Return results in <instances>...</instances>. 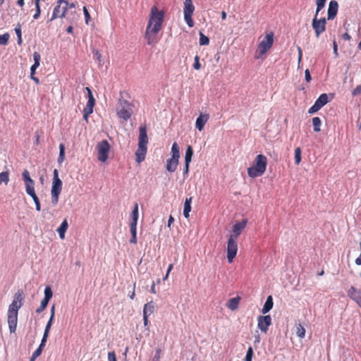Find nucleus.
Instances as JSON below:
<instances>
[{
  "label": "nucleus",
  "instance_id": "nucleus-8",
  "mask_svg": "<svg viewBox=\"0 0 361 361\" xmlns=\"http://www.w3.org/2000/svg\"><path fill=\"white\" fill-rule=\"evenodd\" d=\"M65 0H57L56 6L53 9V12L51 18L49 19V22H51L57 18H63L66 17V15L68 12L67 6L63 4Z\"/></svg>",
  "mask_w": 361,
  "mask_h": 361
},
{
  "label": "nucleus",
  "instance_id": "nucleus-1",
  "mask_svg": "<svg viewBox=\"0 0 361 361\" xmlns=\"http://www.w3.org/2000/svg\"><path fill=\"white\" fill-rule=\"evenodd\" d=\"M164 15V11L159 10L157 6L152 7L145 34L148 44L152 45L157 43V35L162 28Z\"/></svg>",
  "mask_w": 361,
  "mask_h": 361
},
{
  "label": "nucleus",
  "instance_id": "nucleus-46",
  "mask_svg": "<svg viewBox=\"0 0 361 361\" xmlns=\"http://www.w3.org/2000/svg\"><path fill=\"white\" fill-rule=\"evenodd\" d=\"M48 303H49V301L43 299L41 301L40 306L36 310V312L41 313L42 312H43L45 310V308L47 307Z\"/></svg>",
  "mask_w": 361,
  "mask_h": 361
},
{
  "label": "nucleus",
  "instance_id": "nucleus-30",
  "mask_svg": "<svg viewBox=\"0 0 361 361\" xmlns=\"http://www.w3.org/2000/svg\"><path fill=\"white\" fill-rule=\"evenodd\" d=\"M85 90L87 92V96H88V101L86 106L94 107L95 104V99L94 98V96L92 94V90L90 87H85Z\"/></svg>",
  "mask_w": 361,
  "mask_h": 361
},
{
  "label": "nucleus",
  "instance_id": "nucleus-25",
  "mask_svg": "<svg viewBox=\"0 0 361 361\" xmlns=\"http://www.w3.org/2000/svg\"><path fill=\"white\" fill-rule=\"evenodd\" d=\"M192 197H190L189 198H186L184 202V208H183V215L185 218L189 217V213L191 211V203H192Z\"/></svg>",
  "mask_w": 361,
  "mask_h": 361
},
{
  "label": "nucleus",
  "instance_id": "nucleus-23",
  "mask_svg": "<svg viewBox=\"0 0 361 361\" xmlns=\"http://www.w3.org/2000/svg\"><path fill=\"white\" fill-rule=\"evenodd\" d=\"M240 298L239 296L228 300L226 306L231 310H235L238 307Z\"/></svg>",
  "mask_w": 361,
  "mask_h": 361
},
{
  "label": "nucleus",
  "instance_id": "nucleus-48",
  "mask_svg": "<svg viewBox=\"0 0 361 361\" xmlns=\"http://www.w3.org/2000/svg\"><path fill=\"white\" fill-rule=\"evenodd\" d=\"M193 68L198 71L201 68V64L200 63V56L196 55L194 59Z\"/></svg>",
  "mask_w": 361,
  "mask_h": 361
},
{
  "label": "nucleus",
  "instance_id": "nucleus-22",
  "mask_svg": "<svg viewBox=\"0 0 361 361\" xmlns=\"http://www.w3.org/2000/svg\"><path fill=\"white\" fill-rule=\"evenodd\" d=\"M68 228V224L67 219H64L60 226L57 228V232L59 235L61 239L63 240L65 238V233L66 232Z\"/></svg>",
  "mask_w": 361,
  "mask_h": 361
},
{
  "label": "nucleus",
  "instance_id": "nucleus-24",
  "mask_svg": "<svg viewBox=\"0 0 361 361\" xmlns=\"http://www.w3.org/2000/svg\"><path fill=\"white\" fill-rule=\"evenodd\" d=\"M155 310V305L153 301L146 303L143 307V314L151 315Z\"/></svg>",
  "mask_w": 361,
  "mask_h": 361
},
{
  "label": "nucleus",
  "instance_id": "nucleus-6",
  "mask_svg": "<svg viewBox=\"0 0 361 361\" xmlns=\"http://www.w3.org/2000/svg\"><path fill=\"white\" fill-rule=\"evenodd\" d=\"M117 116L124 121H128L133 114V104L122 98L119 99L116 106Z\"/></svg>",
  "mask_w": 361,
  "mask_h": 361
},
{
  "label": "nucleus",
  "instance_id": "nucleus-61",
  "mask_svg": "<svg viewBox=\"0 0 361 361\" xmlns=\"http://www.w3.org/2000/svg\"><path fill=\"white\" fill-rule=\"evenodd\" d=\"M148 315L143 314V324L145 326H147L148 325Z\"/></svg>",
  "mask_w": 361,
  "mask_h": 361
},
{
  "label": "nucleus",
  "instance_id": "nucleus-43",
  "mask_svg": "<svg viewBox=\"0 0 361 361\" xmlns=\"http://www.w3.org/2000/svg\"><path fill=\"white\" fill-rule=\"evenodd\" d=\"M59 149H60V152H59V156L58 161H59V162L61 163L63 161L64 157H65V147H64L63 144H60Z\"/></svg>",
  "mask_w": 361,
  "mask_h": 361
},
{
  "label": "nucleus",
  "instance_id": "nucleus-3",
  "mask_svg": "<svg viewBox=\"0 0 361 361\" xmlns=\"http://www.w3.org/2000/svg\"><path fill=\"white\" fill-rule=\"evenodd\" d=\"M267 158L263 154H258L253 163V166L247 169V174L250 178H257L262 176L266 171Z\"/></svg>",
  "mask_w": 361,
  "mask_h": 361
},
{
  "label": "nucleus",
  "instance_id": "nucleus-12",
  "mask_svg": "<svg viewBox=\"0 0 361 361\" xmlns=\"http://www.w3.org/2000/svg\"><path fill=\"white\" fill-rule=\"evenodd\" d=\"M238 252L237 239L228 238L227 243V259L229 263L233 262Z\"/></svg>",
  "mask_w": 361,
  "mask_h": 361
},
{
  "label": "nucleus",
  "instance_id": "nucleus-40",
  "mask_svg": "<svg viewBox=\"0 0 361 361\" xmlns=\"http://www.w3.org/2000/svg\"><path fill=\"white\" fill-rule=\"evenodd\" d=\"M305 329L303 327L302 324H299L297 326V336L300 338H303L305 336Z\"/></svg>",
  "mask_w": 361,
  "mask_h": 361
},
{
  "label": "nucleus",
  "instance_id": "nucleus-51",
  "mask_svg": "<svg viewBox=\"0 0 361 361\" xmlns=\"http://www.w3.org/2000/svg\"><path fill=\"white\" fill-rule=\"evenodd\" d=\"M361 94V85H357L352 92L353 96H357Z\"/></svg>",
  "mask_w": 361,
  "mask_h": 361
},
{
  "label": "nucleus",
  "instance_id": "nucleus-20",
  "mask_svg": "<svg viewBox=\"0 0 361 361\" xmlns=\"http://www.w3.org/2000/svg\"><path fill=\"white\" fill-rule=\"evenodd\" d=\"M178 163L179 159L177 158L171 157L167 159L166 165V171L169 173H173L176 170Z\"/></svg>",
  "mask_w": 361,
  "mask_h": 361
},
{
  "label": "nucleus",
  "instance_id": "nucleus-63",
  "mask_svg": "<svg viewBox=\"0 0 361 361\" xmlns=\"http://www.w3.org/2000/svg\"><path fill=\"white\" fill-rule=\"evenodd\" d=\"M173 222H174V219L171 215H170L169 220H168V227H170Z\"/></svg>",
  "mask_w": 361,
  "mask_h": 361
},
{
  "label": "nucleus",
  "instance_id": "nucleus-10",
  "mask_svg": "<svg viewBox=\"0 0 361 361\" xmlns=\"http://www.w3.org/2000/svg\"><path fill=\"white\" fill-rule=\"evenodd\" d=\"M97 158L101 162H105L109 157L110 145L107 140H104L99 142L97 145Z\"/></svg>",
  "mask_w": 361,
  "mask_h": 361
},
{
  "label": "nucleus",
  "instance_id": "nucleus-54",
  "mask_svg": "<svg viewBox=\"0 0 361 361\" xmlns=\"http://www.w3.org/2000/svg\"><path fill=\"white\" fill-rule=\"evenodd\" d=\"M63 4H65V6H67V11H68L69 8H75L77 3L76 2L75 3H69L68 1L65 0V2H63Z\"/></svg>",
  "mask_w": 361,
  "mask_h": 361
},
{
  "label": "nucleus",
  "instance_id": "nucleus-32",
  "mask_svg": "<svg viewBox=\"0 0 361 361\" xmlns=\"http://www.w3.org/2000/svg\"><path fill=\"white\" fill-rule=\"evenodd\" d=\"M46 342H47V340H44L43 338L42 339L39 346L32 353V356L34 357H38L42 354V350H43L44 347L45 346Z\"/></svg>",
  "mask_w": 361,
  "mask_h": 361
},
{
  "label": "nucleus",
  "instance_id": "nucleus-15",
  "mask_svg": "<svg viewBox=\"0 0 361 361\" xmlns=\"http://www.w3.org/2000/svg\"><path fill=\"white\" fill-rule=\"evenodd\" d=\"M247 223V221L246 219H243V221L234 224L232 228V234L229 238L238 239L242 231L245 228Z\"/></svg>",
  "mask_w": 361,
  "mask_h": 361
},
{
  "label": "nucleus",
  "instance_id": "nucleus-16",
  "mask_svg": "<svg viewBox=\"0 0 361 361\" xmlns=\"http://www.w3.org/2000/svg\"><path fill=\"white\" fill-rule=\"evenodd\" d=\"M209 115L208 114H200L195 121V127L198 130L202 131L204 127V125L208 121Z\"/></svg>",
  "mask_w": 361,
  "mask_h": 361
},
{
  "label": "nucleus",
  "instance_id": "nucleus-35",
  "mask_svg": "<svg viewBox=\"0 0 361 361\" xmlns=\"http://www.w3.org/2000/svg\"><path fill=\"white\" fill-rule=\"evenodd\" d=\"M322 124L321 119L319 117H314L312 118V125L314 132H319L321 130L320 126Z\"/></svg>",
  "mask_w": 361,
  "mask_h": 361
},
{
  "label": "nucleus",
  "instance_id": "nucleus-28",
  "mask_svg": "<svg viewBox=\"0 0 361 361\" xmlns=\"http://www.w3.org/2000/svg\"><path fill=\"white\" fill-rule=\"evenodd\" d=\"M132 220L130 223V225H137L138 220V204L137 203H135L134 208L131 213Z\"/></svg>",
  "mask_w": 361,
  "mask_h": 361
},
{
  "label": "nucleus",
  "instance_id": "nucleus-52",
  "mask_svg": "<svg viewBox=\"0 0 361 361\" xmlns=\"http://www.w3.org/2000/svg\"><path fill=\"white\" fill-rule=\"evenodd\" d=\"M108 360L109 361H117L116 356L115 352H109L108 353Z\"/></svg>",
  "mask_w": 361,
  "mask_h": 361
},
{
  "label": "nucleus",
  "instance_id": "nucleus-53",
  "mask_svg": "<svg viewBox=\"0 0 361 361\" xmlns=\"http://www.w3.org/2000/svg\"><path fill=\"white\" fill-rule=\"evenodd\" d=\"M305 78L307 82H310L312 80L310 72L309 69H306L305 71Z\"/></svg>",
  "mask_w": 361,
  "mask_h": 361
},
{
  "label": "nucleus",
  "instance_id": "nucleus-9",
  "mask_svg": "<svg viewBox=\"0 0 361 361\" xmlns=\"http://www.w3.org/2000/svg\"><path fill=\"white\" fill-rule=\"evenodd\" d=\"M194 11H195V6L192 4V0H185L184 7H183L184 19H185L187 25L190 27H192L194 26V21L192 18Z\"/></svg>",
  "mask_w": 361,
  "mask_h": 361
},
{
  "label": "nucleus",
  "instance_id": "nucleus-4",
  "mask_svg": "<svg viewBox=\"0 0 361 361\" xmlns=\"http://www.w3.org/2000/svg\"><path fill=\"white\" fill-rule=\"evenodd\" d=\"M22 176L25 183V191L32 198L35 204L36 210L39 212L41 210V204L35 190V181L30 178V173L26 169L23 171Z\"/></svg>",
  "mask_w": 361,
  "mask_h": 361
},
{
  "label": "nucleus",
  "instance_id": "nucleus-31",
  "mask_svg": "<svg viewBox=\"0 0 361 361\" xmlns=\"http://www.w3.org/2000/svg\"><path fill=\"white\" fill-rule=\"evenodd\" d=\"M171 157L173 158H180V149L179 146L176 142H173L171 147Z\"/></svg>",
  "mask_w": 361,
  "mask_h": 361
},
{
  "label": "nucleus",
  "instance_id": "nucleus-58",
  "mask_svg": "<svg viewBox=\"0 0 361 361\" xmlns=\"http://www.w3.org/2000/svg\"><path fill=\"white\" fill-rule=\"evenodd\" d=\"M341 37L343 40H346V41H349L351 39L350 35L347 32H345L344 34H343Z\"/></svg>",
  "mask_w": 361,
  "mask_h": 361
},
{
  "label": "nucleus",
  "instance_id": "nucleus-45",
  "mask_svg": "<svg viewBox=\"0 0 361 361\" xmlns=\"http://www.w3.org/2000/svg\"><path fill=\"white\" fill-rule=\"evenodd\" d=\"M10 35L8 33H5L2 35H0V44L1 45H6L8 44Z\"/></svg>",
  "mask_w": 361,
  "mask_h": 361
},
{
  "label": "nucleus",
  "instance_id": "nucleus-56",
  "mask_svg": "<svg viewBox=\"0 0 361 361\" xmlns=\"http://www.w3.org/2000/svg\"><path fill=\"white\" fill-rule=\"evenodd\" d=\"M161 349H157L155 355L153 357V361H159L160 359Z\"/></svg>",
  "mask_w": 361,
  "mask_h": 361
},
{
  "label": "nucleus",
  "instance_id": "nucleus-2",
  "mask_svg": "<svg viewBox=\"0 0 361 361\" xmlns=\"http://www.w3.org/2000/svg\"><path fill=\"white\" fill-rule=\"evenodd\" d=\"M24 293L23 290H18L14 295L13 300L8 307L7 321L10 333H15L18 324V310L23 305Z\"/></svg>",
  "mask_w": 361,
  "mask_h": 361
},
{
  "label": "nucleus",
  "instance_id": "nucleus-27",
  "mask_svg": "<svg viewBox=\"0 0 361 361\" xmlns=\"http://www.w3.org/2000/svg\"><path fill=\"white\" fill-rule=\"evenodd\" d=\"M273 299L271 295L267 297V300L263 306L262 312L263 314H266L269 312L273 307Z\"/></svg>",
  "mask_w": 361,
  "mask_h": 361
},
{
  "label": "nucleus",
  "instance_id": "nucleus-42",
  "mask_svg": "<svg viewBox=\"0 0 361 361\" xmlns=\"http://www.w3.org/2000/svg\"><path fill=\"white\" fill-rule=\"evenodd\" d=\"M295 163L298 165L301 161V149L300 147H297L295 149Z\"/></svg>",
  "mask_w": 361,
  "mask_h": 361
},
{
  "label": "nucleus",
  "instance_id": "nucleus-60",
  "mask_svg": "<svg viewBox=\"0 0 361 361\" xmlns=\"http://www.w3.org/2000/svg\"><path fill=\"white\" fill-rule=\"evenodd\" d=\"M298 63L300 64L301 62L302 56V49L300 47H298Z\"/></svg>",
  "mask_w": 361,
  "mask_h": 361
},
{
  "label": "nucleus",
  "instance_id": "nucleus-41",
  "mask_svg": "<svg viewBox=\"0 0 361 361\" xmlns=\"http://www.w3.org/2000/svg\"><path fill=\"white\" fill-rule=\"evenodd\" d=\"M53 292L49 286H47L44 289V300L49 302L50 299L52 298Z\"/></svg>",
  "mask_w": 361,
  "mask_h": 361
},
{
  "label": "nucleus",
  "instance_id": "nucleus-13",
  "mask_svg": "<svg viewBox=\"0 0 361 361\" xmlns=\"http://www.w3.org/2000/svg\"><path fill=\"white\" fill-rule=\"evenodd\" d=\"M328 102V96L326 94H322L319 98L316 100L314 105L312 106L309 110V114H314L317 112L322 107H323Z\"/></svg>",
  "mask_w": 361,
  "mask_h": 361
},
{
  "label": "nucleus",
  "instance_id": "nucleus-26",
  "mask_svg": "<svg viewBox=\"0 0 361 361\" xmlns=\"http://www.w3.org/2000/svg\"><path fill=\"white\" fill-rule=\"evenodd\" d=\"M348 296L355 300V302L357 301L358 297H361V292L360 290H357L354 286H351L348 292Z\"/></svg>",
  "mask_w": 361,
  "mask_h": 361
},
{
  "label": "nucleus",
  "instance_id": "nucleus-59",
  "mask_svg": "<svg viewBox=\"0 0 361 361\" xmlns=\"http://www.w3.org/2000/svg\"><path fill=\"white\" fill-rule=\"evenodd\" d=\"M355 263L356 265H361V249H360V256L355 259ZM360 276H361V271H360Z\"/></svg>",
  "mask_w": 361,
  "mask_h": 361
},
{
  "label": "nucleus",
  "instance_id": "nucleus-34",
  "mask_svg": "<svg viewBox=\"0 0 361 361\" xmlns=\"http://www.w3.org/2000/svg\"><path fill=\"white\" fill-rule=\"evenodd\" d=\"M54 319V318L50 317L49 321H48V322H47V325H46V327H45V329H44V334H43V337H42V338L44 339V340H47L48 336H49V331H50L51 326L52 325Z\"/></svg>",
  "mask_w": 361,
  "mask_h": 361
},
{
  "label": "nucleus",
  "instance_id": "nucleus-18",
  "mask_svg": "<svg viewBox=\"0 0 361 361\" xmlns=\"http://www.w3.org/2000/svg\"><path fill=\"white\" fill-rule=\"evenodd\" d=\"M147 149V146L138 145L137 149L135 152V160L138 164L145 160Z\"/></svg>",
  "mask_w": 361,
  "mask_h": 361
},
{
  "label": "nucleus",
  "instance_id": "nucleus-7",
  "mask_svg": "<svg viewBox=\"0 0 361 361\" xmlns=\"http://www.w3.org/2000/svg\"><path fill=\"white\" fill-rule=\"evenodd\" d=\"M62 190V181L59 178L58 171L54 169V178L51 190V200L53 205H56L59 202V195Z\"/></svg>",
  "mask_w": 361,
  "mask_h": 361
},
{
  "label": "nucleus",
  "instance_id": "nucleus-44",
  "mask_svg": "<svg viewBox=\"0 0 361 361\" xmlns=\"http://www.w3.org/2000/svg\"><path fill=\"white\" fill-rule=\"evenodd\" d=\"M326 0H315L317 9V14H319V11L324 7Z\"/></svg>",
  "mask_w": 361,
  "mask_h": 361
},
{
  "label": "nucleus",
  "instance_id": "nucleus-55",
  "mask_svg": "<svg viewBox=\"0 0 361 361\" xmlns=\"http://www.w3.org/2000/svg\"><path fill=\"white\" fill-rule=\"evenodd\" d=\"M333 49H334V54L335 55V57L337 58L338 56V44L335 40L333 42Z\"/></svg>",
  "mask_w": 361,
  "mask_h": 361
},
{
  "label": "nucleus",
  "instance_id": "nucleus-29",
  "mask_svg": "<svg viewBox=\"0 0 361 361\" xmlns=\"http://www.w3.org/2000/svg\"><path fill=\"white\" fill-rule=\"evenodd\" d=\"M130 231L131 233V238L130 243L133 244L137 243V225H130Z\"/></svg>",
  "mask_w": 361,
  "mask_h": 361
},
{
  "label": "nucleus",
  "instance_id": "nucleus-57",
  "mask_svg": "<svg viewBox=\"0 0 361 361\" xmlns=\"http://www.w3.org/2000/svg\"><path fill=\"white\" fill-rule=\"evenodd\" d=\"M83 113H86V114H91L93 112V107L86 106L82 111Z\"/></svg>",
  "mask_w": 361,
  "mask_h": 361
},
{
  "label": "nucleus",
  "instance_id": "nucleus-50",
  "mask_svg": "<svg viewBox=\"0 0 361 361\" xmlns=\"http://www.w3.org/2000/svg\"><path fill=\"white\" fill-rule=\"evenodd\" d=\"M83 13H84V15H85V23L87 25L89 24V21L90 20V15L87 11V8L86 6H84L83 7Z\"/></svg>",
  "mask_w": 361,
  "mask_h": 361
},
{
  "label": "nucleus",
  "instance_id": "nucleus-5",
  "mask_svg": "<svg viewBox=\"0 0 361 361\" xmlns=\"http://www.w3.org/2000/svg\"><path fill=\"white\" fill-rule=\"evenodd\" d=\"M274 43V33L269 32L267 34L263 39L259 43L257 49L255 54V59H259L271 48Z\"/></svg>",
  "mask_w": 361,
  "mask_h": 361
},
{
  "label": "nucleus",
  "instance_id": "nucleus-39",
  "mask_svg": "<svg viewBox=\"0 0 361 361\" xmlns=\"http://www.w3.org/2000/svg\"><path fill=\"white\" fill-rule=\"evenodd\" d=\"M9 181V173L8 171H4L0 173V184L2 183L7 185Z\"/></svg>",
  "mask_w": 361,
  "mask_h": 361
},
{
  "label": "nucleus",
  "instance_id": "nucleus-64",
  "mask_svg": "<svg viewBox=\"0 0 361 361\" xmlns=\"http://www.w3.org/2000/svg\"><path fill=\"white\" fill-rule=\"evenodd\" d=\"M66 32L69 34H72L73 32V27L72 25H70L67 27Z\"/></svg>",
  "mask_w": 361,
  "mask_h": 361
},
{
  "label": "nucleus",
  "instance_id": "nucleus-37",
  "mask_svg": "<svg viewBox=\"0 0 361 361\" xmlns=\"http://www.w3.org/2000/svg\"><path fill=\"white\" fill-rule=\"evenodd\" d=\"M15 32L18 37V44L21 45L22 44V32H21V25L18 23L16 27H15Z\"/></svg>",
  "mask_w": 361,
  "mask_h": 361
},
{
  "label": "nucleus",
  "instance_id": "nucleus-14",
  "mask_svg": "<svg viewBox=\"0 0 361 361\" xmlns=\"http://www.w3.org/2000/svg\"><path fill=\"white\" fill-rule=\"evenodd\" d=\"M271 324L270 315L259 316L257 318V326L262 331L266 333L269 326Z\"/></svg>",
  "mask_w": 361,
  "mask_h": 361
},
{
  "label": "nucleus",
  "instance_id": "nucleus-19",
  "mask_svg": "<svg viewBox=\"0 0 361 361\" xmlns=\"http://www.w3.org/2000/svg\"><path fill=\"white\" fill-rule=\"evenodd\" d=\"M148 137L147 135V128L145 126H140L139 128L138 145L147 146Z\"/></svg>",
  "mask_w": 361,
  "mask_h": 361
},
{
  "label": "nucleus",
  "instance_id": "nucleus-47",
  "mask_svg": "<svg viewBox=\"0 0 361 361\" xmlns=\"http://www.w3.org/2000/svg\"><path fill=\"white\" fill-rule=\"evenodd\" d=\"M253 357V350L252 347H249L246 353L245 361H252Z\"/></svg>",
  "mask_w": 361,
  "mask_h": 361
},
{
  "label": "nucleus",
  "instance_id": "nucleus-21",
  "mask_svg": "<svg viewBox=\"0 0 361 361\" xmlns=\"http://www.w3.org/2000/svg\"><path fill=\"white\" fill-rule=\"evenodd\" d=\"M34 64L30 68V75L32 76L35 74L36 69L39 66L41 56L39 53L35 51L33 53Z\"/></svg>",
  "mask_w": 361,
  "mask_h": 361
},
{
  "label": "nucleus",
  "instance_id": "nucleus-11",
  "mask_svg": "<svg viewBox=\"0 0 361 361\" xmlns=\"http://www.w3.org/2000/svg\"><path fill=\"white\" fill-rule=\"evenodd\" d=\"M317 12L315 13L314 17L312 20V28L314 30L315 35L319 37L322 33L326 30V19L325 18H318Z\"/></svg>",
  "mask_w": 361,
  "mask_h": 361
},
{
  "label": "nucleus",
  "instance_id": "nucleus-49",
  "mask_svg": "<svg viewBox=\"0 0 361 361\" xmlns=\"http://www.w3.org/2000/svg\"><path fill=\"white\" fill-rule=\"evenodd\" d=\"M41 15V8L40 5H35V13L33 15V19L37 20L39 18Z\"/></svg>",
  "mask_w": 361,
  "mask_h": 361
},
{
  "label": "nucleus",
  "instance_id": "nucleus-33",
  "mask_svg": "<svg viewBox=\"0 0 361 361\" xmlns=\"http://www.w3.org/2000/svg\"><path fill=\"white\" fill-rule=\"evenodd\" d=\"M54 319V318L50 317L49 321H48V322H47V325H46V327H45V329H44V334H43V337H42V338L44 339V340H47L48 336H49V331H50L51 326L52 325Z\"/></svg>",
  "mask_w": 361,
  "mask_h": 361
},
{
  "label": "nucleus",
  "instance_id": "nucleus-38",
  "mask_svg": "<svg viewBox=\"0 0 361 361\" xmlns=\"http://www.w3.org/2000/svg\"><path fill=\"white\" fill-rule=\"evenodd\" d=\"M199 43L201 46L208 45L209 43V38L204 35L202 32H200Z\"/></svg>",
  "mask_w": 361,
  "mask_h": 361
},
{
  "label": "nucleus",
  "instance_id": "nucleus-17",
  "mask_svg": "<svg viewBox=\"0 0 361 361\" xmlns=\"http://www.w3.org/2000/svg\"><path fill=\"white\" fill-rule=\"evenodd\" d=\"M338 8V4L336 1H331L328 8V20H333L336 17Z\"/></svg>",
  "mask_w": 361,
  "mask_h": 361
},
{
  "label": "nucleus",
  "instance_id": "nucleus-36",
  "mask_svg": "<svg viewBox=\"0 0 361 361\" xmlns=\"http://www.w3.org/2000/svg\"><path fill=\"white\" fill-rule=\"evenodd\" d=\"M193 154V150L190 145H188L185 152V162L190 163Z\"/></svg>",
  "mask_w": 361,
  "mask_h": 361
},
{
  "label": "nucleus",
  "instance_id": "nucleus-62",
  "mask_svg": "<svg viewBox=\"0 0 361 361\" xmlns=\"http://www.w3.org/2000/svg\"><path fill=\"white\" fill-rule=\"evenodd\" d=\"M189 164H190V163L187 164V162H185V169H184V171H183V174L184 175H187L188 173V171H189Z\"/></svg>",
  "mask_w": 361,
  "mask_h": 361
}]
</instances>
